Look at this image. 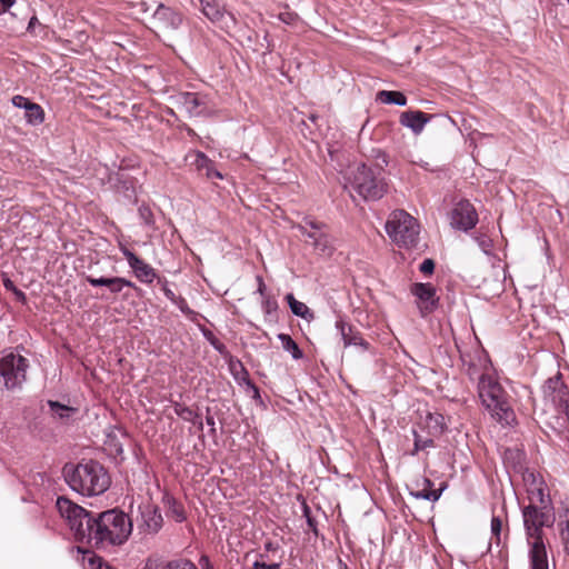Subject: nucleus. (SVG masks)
Returning a JSON list of instances; mask_svg holds the SVG:
<instances>
[{"label": "nucleus", "mask_w": 569, "mask_h": 569, "mask_svg": "<svg viewBox=\"0 0 569 569\" xmlns=\"http://www.w3.org/2000/svg\"><path fill=\"white\" fill-rule=\"evenodd\" d=\"M57 508L68 522L74 539L91 548L107 550L121 546L132 532L131 519L117 508L92 512L64 497L57 499Z\"/></svg>", "instance_id": "nucleus-1"}, {"label": "nucleus", "mask_w": 569, "mask_h": 569, "mask_svg": "<svg viewBox=\"0 0 569 569\" xmlns=\"http://www.w3.org/2000/svg\"><path fill=\"white\" fill-rule=\"evenodd\" d=\"M530 503L522 509L523 527L529 547L530 569H549L542 528L551 527L553 515L545 506L543 489L529 490Z\"/></svg>", "instance_id": "nucleus-2"}, {"label": "nucleus", "mask_w": 569, "mask_h": 569, "mask_svg": "<svg viewBox=\"0 0 569 569\" xmlns=\"http://www.w3.org/2000/svg\"><path fill=\"white\" fill-rule=\"evenodd\" d=\"M63 477L73 491L88 497L103 493L111 483L107 470L93 460L66 465Z\"/></svg>", "instance_id": "nucleus-3"}, {"label": "nucleus", "mask_w": 569, "mask_h": 569, "mask_svg": "<svg viewBox=\"0 0 569 569\" xmlns=\"http://www.w3.org/2000/svg\"><path fill=\"white\" fill-rule=\"evenodd\" d=\"M478 396L483 408L499 423L510 426L516 420L511 398L491 373L478 377Z\"/></svg>", "instance_id": "nucleus-4"}, {"label": "nucleus", "mask_w": 569, "mask_h": 569, "mask_svg": "<svg viewBox=\"0 0 569 569\" xmlns=\"http://www.w3.org/2000/svg\"><path fill=\"white\" fill-rule=\"evenodd\" d=\"M379 168L357 166L348 178L352 189L365 200H378L386 192V183Z\"/></svg>", "instance_id": "nucleus-5"}, {"label": "nucleus", "mask_w": 569, "mask_h": 569, "mask_svg": "<svg viewBox=\"0 0 569 569\" xmlns=\"http://www.w3.org/2000/svg\"><path fill=\"white\" fill-rule=\"evenodd\" d=\"M386 232L398 247L411 248L418 242L419 224L405 210H396L386 222Z\"/></svg>", "instance_id": "nucleus-6"}, {"label": "nucleus", "mask_w": 569, "mask_h": 569, "mask_svg": "<svg viewBox=\"0 0 569 569\" xmlns=\"http://www.w3.org/2000/svg\"><path fill=\"white\" fill-rule=\"evenodd\" d=\"M28 360L14 353L6 355L0 360V378L8 389L20 386L26 380Z\"/></svg>", "instance_id": "nucleus-7"}, {"label": "nucleus", "mask_w": 569, "mask_h": 569, "mask_svg": "<svg viewBox=\"0 0 569 569\" xmlns=\"http://www.w3.org/2000/svg\"><path fill=\"white\" fill-rule=\"evenodd\" d=\"M299 231L306 241L310 243L320 256H330L333 251L332 242L322 226L310 219L298 226Z\"/></svg>", "instance_id": "nucleus-8"}, {"label": "nucleus", "mask_w": 569, "mask_h": 569, "mask_svg": "<svg viewBox=\"0 0 569 569\" xmlns=\"http://www.w3.org/2000/svg\"><path fill=\"white\" fill-rule=\"evenodd\" d=\"M410 292L416 297V303L422 317L437 309L439 298L436 288L431 283H413Z\"/></svg>", "instance_id": "nucleus-9"}, {"label": "nucleus", "mask_w": 569, "mask_h": 569, "mask_svg": "<svg viewBox=\"0 0 569 569\" xmlns=\"http://www.w3.org/2000/svg\"><path fill=\"white\" fill-rule=\"evenodd\" d=\"M478 222V214L473 206L467 201L458 202L451 211V226L456 229L468 231Z\"/></svg>", "instance_id": "nucleus-10"}, {"label": "nucleus", "mask_w": 569, "mask_h": 569, "mask_svg": "<svg viewBox=\"0 0 569 569\" xmlns=\"http://www.w3.org/2000/svg\"><path fill=\"white\" fill-rule=\"evenodd\" d=\"M152 19L154 26L162 31L178 30L184 20L180 11L162 3L157 7Z\"/></svg>", "instance_id": "nucleus-11"}, {"label": "nucleus", "mask_w": 569, "mask_h": 569, "mask_svg": "<svg viewBox=\"0 0 569 569\" xmlns=\"http://www.w3.org/2000/svg\"><path fill=\"white\" fill-rule=\"evenodd\" d=\"M178 101L183 110L191 117L204 116L210 111V100L207 94L198 92H183L179 94Z\"/></svg>", "instance_id": "nucleus-12"}, {"label": "nucleus", "mask_w": 569, "mask_h": 569, "mask_svg": "<svg viewBox=\"0 0 569 569\" xmlns=\"http://www.w3.org/2000/svg\"><path fill=\"white\" fill-rule=\"evenodd\" d=\"M120 251L128 261L129 267L132 269L136 278L143 283H151L157 278L156 270L136 256L131 250L124 246H120Z\"/></svg>", "instance_id": "nucleus-13"}, {"label": "nucleus", "mask_w": 569, "mask_h": 569, "mask_svg": "<svg viewBox=\"0 0 569 569\" xmlns=\"http://www.w3.org/2000/svg\"><path fill=\"white\" fill-rule=\"evenodd\" d=\"M140 518L137 520L138 529L146 535H156L162 527V516L157 507L146 505L139 507Z\"/></svg>", "instance_id": "nucleus-14"}, {"label": "nucleus", "mask_w": 569, "mask_h": 569, "mask_svg": "<svg viewBox=\"0 0 569 569\" xmlns=\"http://www.w3.org/2000/svg\"><path fill=\"white\" fill-rule=\"evenodd\" d=\"M86 280L88 283H90L92 287H107L111 293H120L123 288L126 287H133L134 283L130 280H127L122 277H92L87 276Z\"/></svg>", "instance_id": "nucleus-15"}, {"label": "nucleus", "mask_w": 569, "mask_h": 569, "mask_svg": "<svg viewBox=\"0 0 569 569\" xmlns=\"http://www.w3.org/2000/svg\"><path fill=\"white\" fill-rule=\"evenodd\" d=\"M431 116L427 113L416 110V111H405L400 116V123L403 127L411 129V131L416 134L422 132L425 126L429 122Z\"/></svg>", "instance_id": "nucleus-16"}, {"label": "nucleus", "mask_w": 569, "mask_h": 569, "mask_svg": "<svg viewBox=\"0 0 569 569\" xmlns=\"http://www.w3.org/2000/svg\"><path fill=\"white\" fill-rule=\"evenodd\" d=\"M336 328L341 335L345 347L359 346L365 350L369 349V343L359 335V332H355L352 327L343 319L340 318L336 321Z\"/></svg>", "instance_id": "nucleus-17"}, {"label": "nucleus", "mask_w": 569, "mask_h": 569, "mask_svg": "<svg viewBox=\"0 0 569 569\" xmlns=\"http://www.w3.org/2000/svg\"><path fill=\"white\" fill-rule=\"evenodd\" d=\"M202 13L212 22H223L229 17L233 20L230 13H227L219 4L218 0H200Z\"/></svg>", "instance_id": "nucleus-18"}, {"label": "nucleus", "mask_w": 569, "mask_h": 569, "mask_svg": "<svg viewBox=\"0 0 569 569\" xmlns=\"http://www.w3.org/2000/svg\"><path fill=\"white\" fill-rule=\"evenodd\" d=\"M144 569H198L197 566L183 558L173 559L170 561H148Z\"/></svg>", "instance_id": "nucleus-19"}, {"label": "nucleus", "mask_w": 569, "mask_h": 569, "mask_svg": "<svg viewBox=\"0 0 569 569\" xmlns=\"http://www.w3.org/2000/svg\"><path fill=\"white\" fill-rule=\"evenodd\" d=\"M286 299L293 315L301 317L306 320L313 319V312L308 308L306 303L296 300L292 293H288L286 296Z\"/></svg>", "instance_id": "nucleus-20"}, {"label": "nucleus", "mask_w": 569, "mask_h": 569, "mask_svg": "<svg viewBox=\"0 0 569 569\" xmlns=\"http://www.w3.org/2000/svg\"><path fill=\"white\" fill-rule=\"evenodd\" d=\"M377 99L379 101H381L382 103H387V104H397V106H400V107L407 104V98L400 91L382 90V91L378 92Z\"/></svg>", "instance_id": "nucleus-21"}, {"label": "nucleus", "mask_w": 569, "mask_h": 569, "mask_svg": "<svg viewBox=\"0 0 569 569\" xmlns=\"http://www.w3.org/2000/svg\"><path fill=\"white\" fill-rule=\"evenodd\" d=\"M174 412L184 421L192 422L194 426L198 427L199 430L203 429V422L201 417L192 409L181 405H176Z\"/></svg>", "instance_id": "nucleus-22"}, {"label": "nucleus", "mask_w": 569, "mask_h": 569, "mask_svg": "<svg viewBox=\"0 0 569 569\" xmlns=\"http://www.w3.org/2000/svg\"><path fill=\"white\" fill-rule=\"evenodd\" d=\"M48 406L50 409V413L53 418L60 420L69 419L74 412L76 409L66 405H62L58 401H48Z\"/></svg>", "instance_id": "nucleus-23"}, {"label": "nucleus", "mask_w": 569, "mask_h": 569, "mask_svg": "<svg viewBox=\"0 0 569 569\" xmlns=\"http://www.w3.org/2000/svg\"><path fill=\"white\" fill-rule=\"evenodd\" d=\"M24 117L29 124L39 126L44 121V110L40 104L32 102L28 104Z\"/></svg>", "instance_id": "nucleus-24"}, {"label": "nucleus", "mask_w": 569, "mask_h": 569, "mask_svg": "<svg viewBox=\"0 0 569 569\" xmlns=\"http://www.w3.org/2000/svg\"><path fill=\"white\" fill-rule=\"evenodd\" d=\"M278 339L280 340L282 348L288 351L295 360H299L303 357L301 349L289 335L279 333Z\"/></svg>", "instance_id": "nucleus-25"}, {"label": "nucleus", "mask_w": 569, "mask_h": 569, "mask_svg": "<svg viewBox=\"0 0 569 569\" xmlns=\"http://www.w3.org/2000/svg\"><path fill=\"white\" fill-rule=\"evenodd\" d=\"M187 159L191 167H193L199 173L203 171L206 166H209V158L201 151L191 152Z\"/></svg>", "instance_id": "nucleus-26"}, {"label": "nucleus", "mask_w": 569, "mask_h": 569, "mask_svg": "<svg viewBox=\"0 0 569 569\" xmlns=\"http://www.w3.org/2000/svg\"><path fill=\"white\" fill-rule=\"evenodd\" d=\"M415 435V447L412 455L417 453L420 450H425L429 447H433V440L431 438H421L416 431Z\"/></svg>", "instance_id": "nucleus-27"}, {"label": "nucleus", "mask_w": 569, "mask_h": 569, "mask_svg": "<svg viewBox=\"0 0 569 569\" xmlns=\"http://www.w3.org/2000/svg\"><path fill=\"white\" fill-rule=\"evenodd\" d=\"M200 173L204 174L210 180H212V179H222L223 178L222 173L214 168V164H213L212 160H209V166H206L203 168V171L200 172Z\"/></svg>", "instance_id": "nucleus-28"}, {"label": "nucleus", "mask_w": 569, "mask_h": 569, "mask_svg": "<svg viewBox=\"0 0 569 569\" xmlns=\"http://www.w3.org/2000/svg\"><path fill=\"white\" fill-rule=\"evenodd\" d=\"M502 529V521L499 517H492L491 519V535L496 539V542L500 543V536Z\"/></svg>", "instance_id": "nucleus-29"}, {"label": "nucleus", "mask_w": 569, "mask_h": 569, "mask_svg": "<svg viewBox=\"0 0 569 569\" xmlns=\"http://www.w3.org/2000/svg\"><path fill=\"white\" fill-rule=\"evenodd\" d=\"M139 216H140V219L144 222V224L153 226V223H154L153 213L149 207L141 206L139 208Z\"/></svg>", "instance_id": "nucleus-30"}, {"label": "nucleus", "mask_w": 569, "mask_h": 569, "mask_svg": "<svg viewBox=\"0 0 569 569\" xmlns=\"http://www.w3.org/2000/svg\"><path fill=\"white\" fill-rule=\"evenodd\" d=\"M262 309L267 316H271L278 309V303L270 297H264L262 300Z\"/></svg>", "instance_id": "nucleus-31"}, {"label": "nucleus", "mask_w": 569, "mask_h": 569, "mask_svg": "<svg viewBox=\"0 0 569 569\" xmlns=\"http://www.w3.org/2000/svg\"><path fill=\"white\" fill-rule=\"evenodd\" d=\"M476 241L479 246V248L485 252L489 253L492 248V241L489 237L482 234L479 237H476Z\"/></svg>", "instance_id": "nucleus-32"}, {"label": "nucleus", "mask_w": 569, "mask_h": 569, "mask_svg": "<svg viewBox=\"0 0 569 569\" xmlns=\"http://www.w3.org/2000/svg\"><path fill=\"white\" fill-rule=\"evenodd\" d=\"M172 303H174L180 309V311L184 313L187 317H191L194 315V311L189 308L184 298L177 297Z\"/></svg>", "instance_id": "nucleus-33"}, {"label": "nucleus", "mask_w": 569, "mask_h": 569, "mask_svg": "<svg viewBox=\"0 0 569 569\" xmlns=\"http://www.w3.org/2000/svg\"><path fill=\"white\" fill-rule=\"evenodd\" d=\"M417 498L426 499L429 501H436L440 497V492L437 490H421L415 495Z\"/></svg>", "instance_id": "nucleus-34"}, {"label": "nucleus", "mask_w": 569, "mask_h": 569, "mask_svg": "<svg viewBox=\"0 0 569 569\" xmlns=\"http://www.w3.org/2000/svg\"><path fill=\"white\" fill-rule=\"evenodd\" d=\"M31 103L32 102L23 96L17 94L12 98V104L17 108L24 109V111L27 110L28 104Z\"/></svg>", "instance_id": "nucleus-35"}, {"label": "nucleus", "mask_w": 569, "mask_h": 569, "mask_svg": "<svg viewBox=\"0 0 569 569\" xmlns=\"http://www.w3.org/2000/svg\"><path fill=\"white\" fill-rule=\"evenodd\" d=\"M419 270L425 274H431L435 270V261L432 259H425L421 262Z\"/></svg>", "instance_id": "nucleus-36"}, {"label": "nucleus", "mask_w": 569, "mask_h": 569, "mask_svg": "<svg viewBox=\"0 0 569 569\" xmlns=\"http://www.w3.org/2000/svg\"><path fill=\"white\" fill-rule=\"evenodd\" d=\"M281 565L276 563H266L264 561H254L251 569H280Z\"/></svg>", "instance_id": "nucleus-37"}, {"label": "nucleus", "mask_w": 569, "mask_h": 569, "mask_svg": "<svg viewBox=\"0 0 569 569\" xmlns=\"http://www.w3.org/2000/svg\"><path fill=\"white\" fill-rule=\"evenodd\" d=\"M297 18L298 16L295 12L287 11L279 14V19L287 24L293 23L297 20Z\"/></svg>", "instance_id": "nucleus-38"}, {"label": "nucleus", "mask_w": 569, "mask_h": 569, "mask_svg": "<svg viewBox=\"0 0 569 569\" xmlns=\"http://www.w3.org/2000/svg\"><path fill=\"white\" fill-rule=\"evenodd\" d=\"M560 535L565 543L566 550L569 552V520H567L566 526L561 528Z\"/></svg>", "instance_id": "nucleus-39"}, {"label": "nucleus", "mask_w": 569, "mask_h": 569, "mask_svg": "<svg viewBox=\"0 0 569 569\" xmlns=\"http://www.w3.org/2000/svg\"><path fill=\"white\" fill-rule=\"evenodd\" d=\"M428 419L436 423V429H437L438 432L442 431V420H443V417L441 415H429Z\"/></svg>", "instance_id": "nucleus-40"}, {"label": "nucleus", "mask_w": 569, "mask_h": 569, "mask_svg": "<svg viewBox=\"0 0 569 569\" xmlns=\"http://www.w3.org/2000/svg\"><path fill=\"white\" fill-rule=\"evenodd\" d=\"M162 291H163V295L171 301L173 302L177 298V296L174 295V292L168 287V282L164 281L163 284H162Z\"/></svg>", "instance_id": "nucleus-41"}, {"label": "nucleus", "mask_w": 569, "mask_h": 569, "mask_svg": "<svg viewBox=\"0 0 569 569\" xmlns=\"http://www.w3.org/2000/svg\"><path fill=\"white\" fill-rule=\"evenodd\" d=\"M172 513L174 516L176 521L181 522L186 519L184 511L180 507H174L172 509Z\"/></svg>", "instance_id": "nucleus-42"}, {"label": "nucleus", "mask_w": 569, "mask_h": 569, "mask_svg": "<svg viewBox=\"0 0 569 569\" xmlns=\"http://www.w3.org/2000/svg\"><path fill=\"white\" fill-rule=\"evenodd\" d=\"M305 515L307 517V522L309 528L317 535V528L315 520L309 516V509L308 507H305Z\"/></svg>", "instance_id": "nucleus-43"}, {"label": "nucleus", "mask_w": 569, "mask_h": 569, "mask_svg": "<svg viewBox=\"0 0 569 569\" xmlns=\"http://www.w3.org/2000/svg\"><path fill=\"white\" fill-rule=\"evenodd\" d=\"M257 280H258V292L264 298L266 284L261 277H258Z\"/></svg>", "instance_id": "nucleus-44"}, {"label": "nucleus", "mask_w": 569, "mask_h": 569, "mask_svg": "<svg viewBox=\"0 0 569 569\" xmlns=\"http://www.w3.org/2000/svg\"><path fill=\"white\" fill-rule=\"evenodd\" d=\"M0 3L3 8V11H7L16 3V0H0Z\"/></svg>", "instance_id": "nucleus-45"}, {"label": "nucleus", "mask_w": 569, "mask_h": 569, "mask_svg": "<svg viewBox=\"0 0 569 569\" xmlns=\"http://www.w3.org/2000/svg\"><path fill=\"white\" fill-rule=\"evenodd\" d=\"M96 561L99 562V566H98L99 569H111L108 565L102 563L100 558H96V557L90 558L91 565H93Z\"/></svg>", "instance_id": "nucleus-46"}, {"label": "nucleus", "mask_w": 569, "mask_h": 569, "mask_svg": "<svg viewBox=\"0 0 569 569\" xmlns=\"http://www.w3.org/2000/svg\"><path fill=\"white\" fill-rule=\"evenodd\" d=\"M38 23V19L36 16H33L30 21H29V24H28V30L29 31H32L36 27V24Z\"/></svg>", "instance_id": "nucleus-47"}, {"label": "nucleus", "mask_w": 569, "mask_h": 569, "mask_svg": "<svg viewBox=\"0 0 569 569\" xmlns=\"http://www.w3.org/2000/svg\"><path fill=\"white\" fill-rule=\"evenodd\" d=\"M3 284H4V287H6L8 290H12V291H13V290L16 289V287H14V284H13V282H12L10 279H4V280H3Z\"/></svg>", "instance_id": "nucleus-48"}, {"label": "nucleus", "mask_w": 569, "mask_h": 569, "mask_svg": "<svg viewBox=\"0 0 569 569\" xmlns=\"http://www.w3.org/2000/svg\"><path fill=\"white\" fill-rule=\"evenodd\" d=\"M206 421L209 426H211L212 428L214 427V419L212 416H207L206 418Z\"/></svg>", "instance_id": "nucleus-49"}, {"label": "nucleus", "mask_w": 569, "mask_h": 569, "mask_svg": "<svg viewBox=\"0 0 569 569\" xmlns=\"http://www.w3.org/2000/svg\"><path fill=\"white\" fill-rule=\"evenodd\" d=\"M13 292L19 299L24 298L23 292L21 290H18L17 288L13 290Z\"/></svg>", "instance_id": "nucleus-50"}, {"label": "nucleus", "mask_w": 569, "mask_h": 569, "mask_svg": "<svg viewBox=\"0 0 569 569\" xmlns=\"http://www.w3.org/2000/svg\"><path fill=\"white\" fill-rule=\"evenodd\" d=\"M264 548L268 551L274 550V546L272 542H266Z\"/></svg>", "instance_id": "nucleus-51"}, {"label": "nucleus", "mask_w": 569, "mask_h": 569, "mask_svg": "<svg viewBox=\"0 0 569 569\" xmlns=\"http://www.w3.org/2000/svg\"><path fill=\"white\" fill-rule=\"evenodd\" d=\"M549 382H550V383H556V385H558V383H559V380H558V379H557V380H555V381H553V380H549Z\"/></svg>", "instance_id": "nucleus-52"}, {"label": "nucleus", "mask_w": 569, "mask_h": 569, "mask_svg": "<svg viewBox=\"0 0 569 569\" xmlns=\"http://www.w3.org/2000/svg\"><path fill=\"white\" fill-rule=\"evenodd\" d=\"M473 373H475L473 371H471V370L469 371V376H470L471 378L473 377Z\"/></svg>", "instance_id": "nucleus-53"}, {"label": "nucleus", "mask_w": 569, "mask_h": 569, "mask_svg": "<svg viewBox=\"0 0 569 569\" xmlns=\"http://www.w3.org/2000/svg\"><path fill=\"white\" fill-rule=\"evenodd\" d=\"M206 569H211V567L208 566Z\"/></svg>", "instance_id": "nucleus-54"}, {"label": "nucleus", "mask_w": 569, "mask_h": 569, "mask_svg": "<svg viewBox=\"0 0 569 569\" xmlns=\"http://www.w3.org/2000/svg\"><path fill=\"white\" fill-rule=\"evenodd\" d=\"M568 3H569V0H568Z\"/></svg>", "instance_id": "nucleus-55"}]
</instances>
